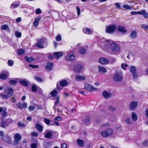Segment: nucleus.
I'll return each mask as SVG.
<instances>
[{"instance_id":"11","label":"nucleus","mask_w":148,"mask_h":148,"mask_svg":"<svg viewBox=\"0 0 148 148\" xmlns=\"http://www.w3.org/2000/svg\"><path fill=\"white\" fill-rule=\"evenodd\" d=\"M16 105L20 109L26 108L27 107V104L25 102L21 103L20 102H18L16 103Z\"/></svg>"},{"instance_id":"49","label":"nucleus","mask_w":148,"mask_h":148,"mask_svg":"<svg viewBox=\"0 0 148 148\" xmlns=\"http://www.w3.org/2000/svg\"><path fill=\"white\" fill-rule=\"evenodd\" d=\"M29 66L33 69L38 68V66L34 64H29Z\"/></svg>"},{"instance_id":"43","label":"nucleus","mask_w":148,"mask_h":148,"mask_svg":"<svg viewBox=\"0 0 148 148\" xmlns=\"http://www.w3.org/2000/svg\"><path fill=\"white\" fill-rule=\"evenodd\" d=\"M125 121L126 123L128 124H131L132 122L131 120L129 118H126L125 120Z\"/></svg>"},{"instance_id":"57","label":"nucleus","mask_w":148,"mask_h":148,"mask_svg":"<svg viewBox=\"0 0 148 148\" xmlns=\"http://www.w3.org/2000/svg\"><path fill=\"white\" fill-rule=\"evenodd\" d=\"M115 5L116 6V7L118 9H121L122 8H121L120 6L121 5L119 3H115Z\"/></svg>"},{"instance_id":"58","label":"nucleus","mask_w":148,"mask_h":148,"mask_svg":"<svg viewBox=\"0 0 148 148\" xmlns=\"http://www.w3.org/2000/svg\"><path fill=\"white\" fill-rule=\"evenodd\" d=\"M10 100L12 103H14L16 102V99L14 97H12L11 99Z\"/></svg>"},{"instance_id":"29","label":"nucleus","mask_w":148,"mask_h":148,"mask_svg":"<svg viewBox=\"0 0 148 148\" xmlns=\"http://www.w3.org/2000/svg\"><path fill=\"white\" fill-rule=\"evenodd\" d=\"M108 132L106 130L102 132L101 133V135L104 137H107L109 136L108 134Z\"/></svg>"},{"instance_id":"44","label":"nucleus","mask_w":148,"mask_h":148,"mask_svg":"<svg viewBox=\"0 0 148 148\" xmlns=\"http://www.w3.org/2000/svg\"><path fill=\"white\" fill-rule=\"evenodd\" d=\"M15 35L16 37H21V32L16 31L15 32Z\"/></svg>"},{"instance_id":"31","label":"nucleus","mask_w":148,"mask_h":148,"mask_svg":"<svg viewBox=\"0 0 148 148\" xmlns=\"http://www.w3.org/2000/svg\"><path fill=\"white\" fill-rule=\"evenodd\" d=\"M79 53L82 54H85L86 52V49L83 47L80 48L79 50Z\"/></svg>"},{"instance_id":"63","label":"nucleus","mask_w":148,"mask_h":148,"mask_svg":"<svg viewBox=\"0 0 148 148\" xmlns=\"http://www.w3.org/2000/svg\"><path fill=\"white\" fill-rule=\"evenodd\" d=\"M62 148H67V145L65 143H63L61 145Z\"/></svg>"},{"instance_id":"40","label":"nucleus","mask_w":148,"mask_h":148,"mask_svg":"<svg viewBox=\"0 0 148 148\" xmlns=\"http://www.w3.org/2000/svg\"><path fill=\"white\" fill-rule=\"evenodd\" d=\"M128 66V65L126 64L122 63L121 64V67L124 70H125Z\"/></svg>"},{"instance_id":"20","label":"nucleus","mask_w":148,"mask_h":148,"mask_svg":"<svg viewBox=\"0 0 148 148\" xmlns=\"http://www.w3.org/2000/svg\"><path fill=\"white\" fill-rule=\"evenodd\" d=\"M83 68V66L81 65H79L75 66L74 69L76 72H79Z\"/></svg>"},{"instance_id":"5","label":"nucleus","mask_w":148,"mask_h":148,"mask_svg":"<svg viewBox=\"0 0 148 148\" xmlns=\"http://www.w3.org/2000/svg\"><path fill=\"white\" fill-rule=\"evenodd\" d=\"M47 43L45 40H40L38 41L36 46L37 47L40 48L46 47Z\"/></svg>"},{"instance_id":"35","label":"nucleus","mask_w":148,"mask_h":148,"mask_svg":"<svg viewBox=\"0 0 148 148\" xmlns=\"http://www.w3.org/2000/svg\"><path fill=\"white\" fill-rule=\"evenodd\" d=\"M8 125V123L5 122H2L0 124L1 126L3 127H5Z\"/></svg>"},{"instance_id":"46","label":"nucleus","mask_w":148,"mask_h":148,"mask_svg":"<svg viewBox=\"0 0 148 148\" xmlns=\"http://www.w3.org/2000/svg\"><path fill=\"white\" fill-rule=\"evenodd\" d=\"M8 63L9 66H12L14 64V62L13 61L11 60H9L8 61Z\"/></svg>"},{"instance_id":"10","label":"nucleus","mask_w":148,"mask_h":148,"mask_svg":"<svg viewBox=\"0 0 148 148\" xmlns=\"http://www.w3.org/2000/svg\"><path fill=\"white\" fill-rule=\"evenodd\" d=\"M21 136L19 134H15L14 136V144L17 145L18 144L19 141L21 140Z\"/></svg>"},{"instance_id":"52","label":"nucleus","mask_w":148,"mask_h":148,"mask_svg":"<svg viewBox=\"0 0 148 148\" xmlns=\"http://www.w3.org/2000/svg\"><path fill=\"white\" fill-rule=\"evenodd\" d=\"M29 111H32L35 110V108L34 106H30L29 108Z\"/></svg>"},{"instance_id":"30","label":"nucleus","mask_w":148,"mask_h":148,"mask_svg":"<svg viewBox=\"0 0 148 148\" xmlns=\"http://www.w3.org/2000/svg\"><path fill=\"white\" fill-rule=\"evenodd\" d=\"M137 32L135 30H132L130 34V36L131 37H136L137 36Z\"/></svg>"},{"instance_id":"48","label":"nucleus","mask_w":148,"mask_h":148,"mask_svg":"<svg viewBox=\"0 0 148 148\" xmlns=\"http://www.w3.org/2000/svg\"><path fill=\"white\" fill-rule=\"evenodd\" d=\"M132 74L133 78L135 79L138 77V74L136 72L132 73Z\"/></svg>"},{"instance_id":"45","label":"nucleus","mask_w":148,"mask_h":148,"mask_svg":"<svg viewBox=\"0 0 148 148\" xmlns=\"http://www.w3.org/2000/svg\"><path fill=\"white\" fill-rule=\"evenodd\" d=\"M8 28V26L6 25H3L1 27V29L2 30H6Z\"/></svg>"},{"instance_id":"27","label":"nucleus","mask_w":148,"mask_h":148,"mask_svg":"<svg viewBox=\"0 0 148 148\" xmlns=\"http://www.w3.org/2000/svg\"><path fill=\"white\" fill-rule=\"evenodd\" d=\"M130 72L132 73L136 72V69L135 66H131L130 68Z\"/></svg>"},{"instance_id":"47","label":"nucleus","mask_w":148,"mask_h":148,"mask_svg":"<svg viewBox=\"0 0 148 148\" xmlns=\"http://www.w3.org/2000/svg\"><path fill=\"white\" fill-rule=\"evenodd\" d=\"M42 13V11L41 9L39 8H37L36 10V14H41Z\"/></svg>"},{"instance_id":"32","label":"nucleus","mask_w":148,"mask_h":148,"mask_svg":"<svg viewBox=\"0 0 148 148\" xmlns=\"http://www.w3.org/2000/svg\"><path fill=\"white\" fill-rule=\"evenodd\" d=\"M18 6V5L13 2L11 5L10 7L12 9H14L17 8Z\"/></svg>"},{"instance_id":"25","label":"nucleus","mask_w":148,"mask_h":148,"mask_svg":"<svg viewBox=\"0 0 148 148\" xmlns=\"http://www.w3.org/2000/svg\"><path fill=\"white\" fill-rule=\"evenodd\" d=\"M36 128L39 132H41L43 130L42 127L41 125L37 124L36 125Z\"/></svg>"},{"instance_id":"51","label":"nucleus","mask_w":148,"mask_h":148,"mask_svg":"<svg viewBox=\"0 0 148 148\" xmlns=\"http://www.w3.org/2000/svg\"><path fill=\"white\" fill-rule=\"evenodd\" d=\"M44 122L47 124L49 125V124L50 121L46 118L44 119Z\"/></svg>"},{"instance_id":"1","label":"nucleus","mask_w":148,"mask_h":148,"mask_svg":"<svg viewBox=\"0 0 148 148\" xmlns=\"http://www.w3.org/2000/svg\"><path fill=\"white\" fill-rule=\"evenodd\" d=\"M105 44L106 46H110L112 52L114 54H119L121 51L120 47L114 42L109 40L105 41Z\"/></svg>"},{"instance_id":"14","label":"nucleus","mask_w":148,"mask_h":148,"mask_svg":"<svg viewBox=\"0 0 148 148\" xmlns=\"http://www.w3.org/2000/svg\"><path fill=\"white\" fill-rule=\"evenodd\" d=\"M83 32L88 35L92 34L93 31L90 28L87 27H84L82 29Z\"/></svg>"},{"instance_id":"19","label":"nucleus","mask_w":148,"mask_h":148,"mask_svg":"<svg viewBox=\"0 0 148 148\" xmlns=\"http://www.w3.org/2000/svg\"><path fill=\"white\" fill-rule=\"evenodd\" d=\"M53 54L55 58L58 59L60 57L63 56V53L61 52H54L53 53Z\"/></svg>"},{"instance_id":"24","label":"nucleus","mask_w":148,"mask_h":148,"mask_svg":"<svg viewBox=\"0 0 148 148\" xmlns=\"http://www.w3.org/2000/svg\"><path fill=\"white\" fill-rule=\"evenodd\" d=\"M53 64L52 62H48L46 66V69L49 70H51Z\"/></svg>"},{"instance_id":"61","label":"nucleus","mask_w":148,"mask_h":148,"mask_svg":"<svg viewBox=\"0 0 148 148\" xmlns=\"http://www.w3.org/2000/svg\"><path fill=\"white\" fill-rule=\"evenodd\" d=\"M143 16L145 18H148V13H146L145 11V12L144 13Z\"/></svg>"},{"instance_id":"7","label":"nucleus","mask_w":148,"mask_h":148,"mask_svg":"<svg viewBox=\"0 0 148 148\" xmlns=\"http://www.w3.org/2000/svg\"><path fill=\"white\" fill-rule=\"evenodd\" d=\"M66 60L68 61H72L75 59V57L73 52L69 53L66 56Z\"/></svg>"},{"instance_id":"54","label":"nucleus","mask_w":148,"mask_h":148,"mask_svg":"<svg viewBox=\"0 0 148 148\" xmlns=\"http://www.w3.org/2000/svg\"><path fill=\"white\" fill-rule=\"evenodd\" d=\"M145 10H142L141 11H137L138 14L142 15L143 16L145 12Z\"/></svg>"},{"instance_id":"2","label":"nucleus","mask_w":148,"mask_h":148,"mask_svg":"<svg viewBox=\"0 0 148 148\" xmlns=\"http://www.w3.org/2000/svg\"><path fill=\"white\" fill-rule=\"evenodd\" d=\"M45 137L47 138H53L58 137V132L50 130H47L44 134Z\"/></svg>"},{"instance_id":"33","label":"nucleus","mask_w":148,"mask_h":148,"mask_svg":"<svg viewBox=\"0 0 148 148\" xmlns=\"http://www.w3.org/2000/svg\"><path fill=\"white\" fill-rule=\"evenodd\" d=\"M108 132V134L109 136L112 135L113 132V130L111 128H108L106 130Z\"/></svg>"},{"instance_id":"38","label":"nucleus","mask_w":148,"mask_h":148,"mask_svg":"<svg viewBox=\"0 0 148 148\" xmlns=\"http://www.w3.org/2000/svg\"><path fill=\"white\" fill-rule=\"evenodd\" d=\"M57 94V92L56 90H53L51 93L50 94L53 97L55 96Z\"/></svg>"},{"instance_id":"13","label":"nucleus","mask_w":148,"mask_h":148,"mask_svg":"<svg viewBox=\"0 0 148 148\" xmlns=\"http://www.w3.org/2000/svg\"><path fill=\"white\" fill-rule=\"evenodd\" d=\"M117 29L119 32L122 33H125L127 32L126 29L123 26L121 25L118 26Z\"/></svg>"},{"instance_id":"62","label":"nucleus","mask_w":148,"mask_h":148,"mask_svg":"<svg viewBox=\"0 0 148 148\" xmlns=\"http://www.w3.org/2000/svg\"><path fill=\"white\" fill-rule=\"evenodd\" d=\"M32 135L34 136H38V134L36 132H32L31 134Z\"/></svg>"},{"instance_id":"55","label":"nucleus","mask_w":148,"mask_h":148,"mask_svg":"<svg viewBox=\"0 0 148 148\" xmlns=\"http://www.w3.org/2000/svg\"><path fill=\"white\" fill-rule=\"evenodd\" d=\"M76 9L77 12V14L78 15H79L80 14V10L79 7L77 6L76 7Z\"/></svg>"},{"instance_id":"22","label":"nucleus","mask_w":148,"mask_h":148,"mask_svg":"<svg viewBox=\"0 0 148 148\" xmlns=\"http://www.w3.org/2000/svg\"><path fill=\"white\" fill-rule=\"evenodd\" d=\"M102 95L104 98H108L111 96V93L106 91H104L102 93Z\"/></svg>"},{"instance_id":"18","label":"nucleus","mask_w":148,"mask_h":148,"mask_svg":"<svg viewBox=\"0 0 148 148\" xmlns=\"http://www.w3.org/2000/svg\"><path fill=\"white\" fill-rule=\"evenodd\" d=\"M99 62L100 63L103 64H107L108 62V59L104 58H100L99 60Z\"/></svg>"},{"instance_id":"34","label":"nucleus","mask_w":148,"mask_h":148,"mask_svg":"<svg viewBox=\"0 0 148 148\" xmlns=\"http://www.w3.org/2000/svg\"><path fill=\"white\" fill-rule=\"evenodd\" d=\"M25 59L28 62H31L33 61L34 60V59L33 58H28L27 56H26L25 57Z\"/></svg>"},{"instance_id":"9","label":"nucleus","mask_w":148,"mask_h":148,"mask_svg":"<svg viewBox=\"0 0 148 148\" xmlns=\"http://www.w3.org/2000/svg\"><path fill=\"white\" fill-rule=\"evenodd\" d=\"M84 87L85 88L89 91H96L97 90L96 88L88 83H85L84 84Z\"/></svg>"},{"instance_id":"59","label":"nucleus","mask_w":148,"mask_h":148,"mask_svg":"<svg viewBox=\"0 0 148 148\" xmlns=\"http://www.w3.org/2000/svg\"><path fill=\"white\" fill-rule=\"evenodd\" d=\"M35 78L38 82H40L42 81V79L40 77H35Z\"/></svg>"},{"instance_id":"28","label":"nucleus","mask_w":148,"mask_h":148,"mask_svg":"<svg viewBox=\"0 0 148 148\" xmlns=\"http://www.w3.org/2000/svg\"><path fill=\"white\" fill-rule=\"evenodd\" d=\"M77 143L78 145L81 147H83L84 145V143L83 141L80 139H78L77 140Z\"/></svg>"},{"instance_id":"26","label":"nucleus","mask_w":148,"mask_h":148,"mask_svg":"<svg viewBox=\"0 0 148 148\" xmlns=\"http://www.w3.org/2000/svg\"><path fill=\"white\" fill-rule=\"evenodd\" d=\"M99 72L101 73H105L107 72L106 69L103 67L99 66Z\"/></svg>"},{"instance_id":"60","label":"nucleus","mask_w":148,"mask_h":148,"mask_svg":"<svg viewBox=\"0 0 148 148\" xmlns=\"http://www.w3.org/2000/svg\"><path fill=\"white\" fill-rule=\"evenodd\" d=\"M32 148H37V144L35 143H32L31 145Z\"/></svg>"},{"instance_id":"41","label":"nucleus","mask_w":148,"mask_h":148,"mask_svg":"<svg viewBox=\"0 0 148 148\" xmlns=\"http://www.w3.org/2000/svg\"><path fill=\"white\" fill-rule=\"evenodd\" d=\"M9 83L12 85H15L17 83V81L16 80H12L9 81Z\"/></svg>"},{"instance_id":"12","label":"nucleus","mask_w":148,"mask_h":148,"mask_svg":"<svg viewBox=\"0 0 148 148\" xmlns=\"http://www.w3.org/2000/svg\"><path fill=\"white\" fill-rule=\"evenodd\" d=\"M138 105V102L136 101H133L131 103L129 106L130 109L131 110H134L136 108Z\"/></svg>"},{"instance_id":"37","label":"nucleus","mask_w":148,"mask_h":148,"mask_svg":"<svg viewBox=\"0 0 148 148\" xmlns=\"http://www.w3.org/2000/svg\"><path fill=\"white\" fill-rule=\"evenodd\" d=\"M25 52V51L23 49H21L18 50V55H21L23 54Z\"/></svg>"},{"instance_id":"6","label":"nucleus","mask_w":148,"mask_h":148,"mask_svg":"<svg viewBox=\"0 0 148 148\" xmlns=\"http://www.w3.org/2000/svg\"><path fill=\"white\" fill-rule=\"evenodd\" d=\"M116 26L114 25H111L106 27V32L107 33L112 34L115 31Z\"/></svg>"},{"instance_id":"42","label":"nucleus","mask_w":148,"mask_h":148,"mask_svg":"<svg viewBox=\"0 0 148 148\" xmlns=\"http://www.w3.org/2000/svg\"><path fill=\"white\" fill-rule=\"evenodd\" d=\"M141 27L144 29L145 30H148V25H145L144 24L142 25Z\"/></svg>"},{"instance_id":"16","label":"nucleus","mask_w":148,"mask_h":148,"mask_svg":"<svg viewBox=\"0 0 148 148\" xmlns=\"http://www.w3.org/2000/svg\"><path fill=\"white\" fill-rule=\"evenodd\" d=\"M3 140L8 144H10L12 142L11 137L10 136L7 135L3 138Z\"/></svg>"},{"instance_id":"15","label":"nucleus","mask_w":148,"mask_h":148,"mask_svg":"<svg viewBox=\"0 0 148 148\" xmlns=\"http://www.w3.org/2000/svg\"><path fill=\"white\" fill-rule=\"evenodd\" d=\"M75 78L76 80L78 81H82L85 79V77L84 76L81 75L79 74L75 75Z\"/></svg>"},{"instance_id":"64","label":"nucleus","mask_w":148,"mask_h":148,"mask_svg":"<svg viewBox=\"0 0 148 148\" xmlns=\"http://www.w3.org/2000/svg\"><path fill=\"white\" fill-rule=\"evenodd\" d=\"M21 17H18L16 19V22L17 23H19L21 21Z\"/></svg>"},{"instance_id":"50","label":"nucleus","mask_w":148,"mask_h":148,"mask_svg":"<svg viewBox=\"0 0 148 148\" xmlns=\"http://www.w3.org/2000/svg\"><path fill=\"white\" fill-rule=\"evenodd\" d=\"M142 144L143 146H148V140L145 141L142 143Z\"/></svg>"},{"instance_id":"17","label":"nucleus","mask_w":148,"mask_h":148,"mask_svg":"<svg viewBox=\"0 0 148 148\" xmlns=\"http://www.w3.org/2000/svg\"><path fill=\"white\" fill-rule=\"evenodd\" d=\"M41 19V16H37L35 18L34 22V25L35 27H37L38 26L39 24V22Z\"/></svg>"},{"instance_id":"8","label":"nucleus","mask_w":148,"mask_h":148,"mask_svg":"<svg viewBox=\"0 0 148 148\" xmlns=\"http://www.w3.org/2000/svg\"><path fill=\"white\" fill-rule=\"evenodd\" d=\"M68 82L66 80H63L61 81L59 83L57 84L58 89H62L64 86H66L68 84Z\"/></svg>"},{"instance_id":"4","label":"nucleus","mask_w":148,"mask_h":148,"mask_svg":"<svg viewBox=\"0 0 148 148\" xmlns=\"http://www.w3.org/2000/svg\"><path fill=\"white\" fill-rule=\"evenodd\" d=\"M122 71L121 70L117 72L114 75L113 77V79L116 81H120L123 79Z\"/></svg>"},{"instance_id":"36","label":"nucleus","mask_w":148,"mask_h":148,"mask_svg":"<svg viewBox=\"0 0 148 148\" xmlns=\"http://www.w3.org/2000/svg\"><path fill=\"white\" fill-rule=\"evenodd\" d=\"M122 7L126 10H131L132 9V7H130L129 5L127 4L123 5Z\"/></svg>"},{"instance_id":"23","label":"nucleus","mask_w":148,"mask_h":148,"mask_svg":"<svg viewBox=\"0 0 148 148\" xmlns=\"http://www.w3.org/2000/svg\"><path fill=\"white\" fill-rule=\"evenodd\" d=\"M28 81L25 79H22L19 81V83L21 85L25 86H27L28 85Z\"/></svg>"},{"instance_id":"21","label":"nucleus","mask_w":148,"mask_h":148,"mask_svg":"<svg viewBox=\"0 0 148 148\" xmlns=\"http://www.w3.org/2000/svg\"><path fill=\"white\" fill-rule=\"evenodd\" d=\"M131 117L133 121H137L138 118V115L135 112L132 113Z\"/></svg>"},{"instance_id":"3","label":"nucleus","mask_w":148,"mask_h":148,"mask_svg":"<svg viewBox=\"0 0 148 148\" xmlns=\"http://www.w3.org/2000/svg\"><path fill=\"white\" fill-rule=\"evenodd\" d=\"M13 90L12 88H8L5 91V94L1 93L0 94V98L2 99H7L13 95Z\"/></svg>"},{"instance_id":"56","label":"nucleus","mask_w":148,"mask_h":148,"mask_svg":"<svg viewBox=\"0 0 148 148\" xmlns=\"http://www.w3.org/2000/svg\"><path fill=\"white\" fill-rule=\"evenodd\" d=\"M37 89L36 87L34 85H33L32 87V90L33 92H35Z\"/></svg>"},{"instance_id":"53","label":"nucleus","mask_w":148,"mask_h":148,"mask_svg":"<svg viewBox=\"0 0 148 148\" xmlns=\"http://www.w3.org/2000/svg\"><path fill=\"white\" fill-rule=\"evenodd\" d=\"M109 109L110 110L112 111H113L116 110V108L115 107L112 106H110L109 107Z\"/></svg>"},{"instance_id":"39","label":"nucleus","mask_w":148,"mask_h":148,"mask_svg":"<svg viewBox=\"0 0 148 148\" xmlns=\"http://www.w3.org/2000/svg\"><path fill=\"white\" fill-rule=\"evenodd\" d=\"M7 77L6 75L5 74H1L0 75V79H4Z\"/></svg>"}]
</instances>
